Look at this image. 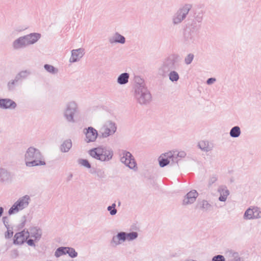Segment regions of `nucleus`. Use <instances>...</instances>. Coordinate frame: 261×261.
I'll list each match as a JSON object with an SVG mask.
<instances>
[{
  "label": "nucleus",
  "instance_id": "1",
  "mask_svg": "<svg viewBox=\"0 0 261 261\" xmlns=\"http://www.w3.org/2000/svg\"><path fill=\"white\" fill-rule=\"evenodd\" d=\"M203 20L202 11L195 13L194 19L188 22L184 29L182 41L187 47L195 46L198 42L199 33L201 26L200 23Z\"/></svg>",
  "mask_w": 261,
  "mask_h": 261
},
{
  "label": "nucleus",
  "instance_id": "2",
  "mask_svg": "<svg viewBox=\"0 0 261 261\" xmlns=\"http://www.w3.org/2000/svg\"><path fill=\"white\" fill-rule=\"evenodd\" d=\"M134 97L137 101L142 105L149 104L152 99L151 95L146 87L144 81L140 77L135 78Z\"/></svg>",
  "mask_w": 261,
  "mask_h": 261
},
{
  "label": "nucleus",
  "instance_id": "3",
  "mask_svg": "<svg viewBox=\"0 0 261 261\" xmlns=\"http://www.w3.org/2000/svg\"><path fill=\"white\" fill-rule=\"evenodd\" d=\"M24 160L27 167L45 165L46 162L40 150L33 147H30L24 155Z\"/></svg>",
  "mask_w": 261,
  "mask_h": 261
},
{
  "label": "nucleus",
  "instance_id": "4",
  "mask_svg": "<svg viewBox=\"0 0 261 261\" xmlns=\"http://www.w3.org/2000/svg\"><path fill=\"white\" fill-rule=\"evenodd\" d=\"M179 56L177 54H171L164 59L159 68V74L166 77L168 73L178 67Z\"/></svg>",
  "mask_w": 261,
  "mask_h": 261
},
{
  "label": "nucleus",
  "instance_id": "5",
  "mask_svg": "<svg viewBox=\"0 0 261 261\" xmlns=\"http://www.w3.org/2000/svg\"><path fill=\"white\" fill-rule=\"evenodd\" d=\"M89 154L96 160L108 162L112 159L114 152L110 147L100 146L90 150Z\"/></svg>",
  "mask_w": 261,
  "mask_h": 261
},
{
  "label": "nucleus",
  "instance_id": "6",
  "mask_svg": "<svg viewBox=\"0 0 261 261\" xmlns=\"http://www.w3.org/2000/svg\"><path fill=\"white\" fill-rule=\"evenodd\" d=\"M192 5L186 3L180 6L172 17V23L174 25L180 24L187 17Z\"/></svg>",
  "mask_w": 261,
  "mask_h": 261
},
{
  "label": "nucleus",
  "instance_id": "7",
  "mask_svg": "<svg viewBox=\"0 0 261 261\" xmlns=\"http://www.w3.org/2000/svg\"><path fill=\"white\" fill-rule=\"evenodd\" d=\"M79 113L78 106L74 101L67 103L64 111L63 116L66 121L70 123H74V116Z\"/></svg>",
  "mask_w": 261,
  "mask_h": 261
},
{
  "label": "nucleus",
  "instance_id": "8",
  "mask_svg": "<svg viewBox=\"0 0 261 261\" xmlns=\"http://www.w3.org/2000/svg\"><path fill=\"white\" fill-rule=\"evenodd\" d=\"M120 158V161L126 166L135 171L137 170V163L132 153L127 151L123 150Z\"/></svg>",
  "mask_w": 261,
  "mask_h": 261
},
{
  "label": "nucleus",
  "instance_id": "9",
  "mask_svg": "<svg viewBox=\"0 0 261 261\" xmlns=\"http://www.w3.org/2000/svg\"><path fill=\"white\" fill-rule=\"evenodd\" d=\"M117 130L116 124L112 121H108L100 131V138H106L113 135Z\"/></svg>",
  "mask_w": 261,
  "mask_h": 261
},
{
  "label": "nucleus",
  "instance_id": "10",
  "mask_svg": "<svg viewBox=\"0 0 261 261\" xmlns=\"http://www.w3.org/2000/svg\"><path fill=\"white\" fill-rule=\"evenodd\" d=\"M159 165L161 167H164L170 162L171 164L177 163V157L175 156L172 152L169 151L162 153L158 158Z\"/></svg>",
  "mask_w": 261,
  "mask_h": 261
},
{
  "label": "nucleus",
  "instance_id": "11",
  "mask_svg": "<svg viewBox=\"0 0 261 261\" xmlns=\"http://www.w3.org/2000/svg\"><path fill=\"white\" fill-rule=\"evenodd\" d=\"M261 218V211L259 208L253 207L252 208L249 207L245 212L243 218L245 220L254 219Z\"/></svg>",
  "mask_w": 261,
  "mask_h": 261
},
{
  "label": "nucleus",
  "instance_id": "12",
  "mask_svg": "<svg viewBox=\"0 0 261 261\" xmlns=\"http://www.w3.org/2000/svg\"><path fill=\"white\" fill-rule=\"evenodd\" d=\"M198 193L195 190H192L187 193L183 198L182 204L188 205L194 203L198 196Z\"/></svg>",
  "mask_w": 261,
  "mask_h": 261
},
{
  "label": "nucleus",
  "instance_id": "13",
  "mask_svg": "<svg viewBox=\"0 0 261 261\" xmlns=\"http://www.w3.org/2000/svg\"><path fill=\"white\" fill-rule=\"evenodd\" d=\"M30 237L29 231L24 230L21 232H17L14 235L13 243L14 244L21 245L23 244L25 240Z\"/></svg>",
  "mask_w": 261,
  "mask_h": 261
},
{
  "label": "nucleus",
  "instance_id": "14",
  "mask_svg": "<svg viewBox=\"0 0 261 261\" xmlns=\"http://www.w3.org/2000/svg\"><path fill=\"white\" fill-rule=\"evenodd\" d=\"M17 107L16 103L10 98H0V109L14 110Z\"/></svg>",
  "mask_w": 261,
  "mask_h": 261
},
{
  "label": "nucleus",
  "instance_id": "15",
  "mask_svg": "<svg viewBox=\"0 0 261 261\" xmlns=\"http://www.w3.org/2000/svg\"><path fill=\"white\" fill-rule=\"evenodd\" d=\"M225 261H244L239 253L233 250H226L224 253Z\"/></svg>",
  "mask_w": 261,
  "mask_h": 261
},
{
  "label": "nucleus",
  "instance_id": "16",
  "mask_svg": "<svg viewBox=\"0 0 261 261\" xmlns=\"http://www.w3.org/2000/svg\"><path fill=\"white\" fill-rule=\"evenodd\" d=\"M86 132L85 133L86 137V141L88 143L94 142L98 137V132L94 128L89 126L86 128Z\"/></svg>",
  "mask_w": 261,
  "mask_h": 261
},
{
  "label": "nucleus",
  "instance_id": "17",
  "mask_svg": "<svg viewBox=\"0 0 261 261\" xmlns=\"http://www.w3.org/2000/svg\"><path fill=\"white\" fill-rule=\"evenodd\" d=\"M23 36L28 46L36 43L40 39L41 35L38 33H32Z\"/></svg>",
  "mask_w": 261,
  "mask_h": 261
},
{
  "label": "nucleus",
  "instance_id": "18",
  "mask_svg": "<svg viewBox=\"0 0 261 261\" xmlns=\"http://www.w3.org/2000/svg\"><path fill=\"white\" fill-rule=\"evenodd\" d=\"M84 54V49L82 48L72 50L71 56L69 59V62L70 63H74L79 61L83 57Z\"/></svg>",
  "mask_w": 261,
  "mask_h": 261
},
{
  "label": "nucleus",
  "instance_id": "19",
  "mask_svg": "<svg viewBox=\"0 0 261 261\" xmlns=\"http://www.w3.org/2000/svg\"><path fill=\"white\" fill-rule=\"evenodd\" d=\"M14 50H19L28 47L24 36H21L13 41L12 44Z\"/></svg>",
  "mask_w": 261,
  "mask_h": 261
},
{
  "label": "nucleus",
  "instance_id": "20",
  "mask_svg": "<svg viewBox=\"0 0 261 261\" xmlns=\"http://www.w3.org/2000/svg\"><path fill=\"white\" fill-rule=\"evenodd\" d=\"M30 201V197L28 195H25L19 198L15 203L17 204L19 208L21 210L27 207L29 204Z\"/></svg>",
  "mask_w": 261,
  "mask_h": 261
},
{
  "label": "nucleus",
  "instance_id": "21",
  "mask_svg": "<svg viewBox=\"0 0 261 261\" xmlns=\"http://www.w3.org/2000/svg\"><path fill=\"white\" fill-rule=\"evenodd\" d=\"M109 41L111 44L118 43L124 44L125 42V38L118 32H116L113 36L109 38Z\"/></svg>",
  "mask_w": 261,
  "mask_h": 261
},
{
  "label": "nucleus",
  "instance_id": "22",
  "mask_svg": "<svg viewBox=\"0 0 261 261\" xmlns=\"http://www.w3.org/2000/svg\"><path fill=\"white\" fill-rule=\"evenodd\" d=\"M124 242L122 231L118 232L116 236H114L110 242V244L112 247H116Z\"/></svg>",
  "mask_w": 261,
  "mask_h": 261
},
{
  "label": "nucleus",
  "instance_id": "23",
  "mask_svg": "<svg viewBox=\"0 0 261 261\" xmlns=\"http://www.w3.org/2000/svg\"><path fill=\"white\" fill-rule=\"evenodd\" d=\"M30 237L34 238L35 240H39L42 236V230L40 228L33 227L30 228Z\"/></svg>",
  "mask_w": 261,
  "mask_h": 261
},
{
  "label": "nucleus",
  "instance_id": "24",
  "mask_svg": "<svg viewBox=\"0 0 261 261\" xmlns=\"http://www.w3.org/2000/svg\"><path fill=\"white\" fill-rule=\"evenodd\" d=\"M11 173L7 170L0 168V179L2 181H8L11 180Z\"/></svg>",
  "mask_w": 261,
  "mask_h": 261
},
{
  "label": "nucleus",
  "instance_id": "25",
  "mask_svg": "<svg viewBox=\"0 0 261 261\" xmlns=\"http://www.w3.org/2000/svg\"><path fill=\"white\" fill-rule=\"evenodd\" d=\"M198 146L200 149L205 152L212 150L213 147V145L207 141H200L198 143Z\"/></svg>",
  "mask_w": 261,
  "mask_h": 261
},
{
  "label": "nucleus",
  "instance_id": "26",
  "mask_svg": "<svg viewBox=\"0 0 261 261\" xmlns=\"http://www.w3.org/2000/svg\"><path fill=\"white\" fill-rule=\"evenodd\" d=\"M129 74L127 72H124L120 74L117 77V82L118 84L122 85H125L128 82Z\"/></svg>",
  "mask_w": 261,
  "mask_h": 261
},
{
  "label": "nucleus",
  "instance_id": "27",
  "mask_svg": "<svg viewBox=\"0 0 261 261\" xmlns=\"http://www.w3.org/2000/svg\"><path fill=\"white\" fill-rule=\"evenodd\" d=\"M72 143L71 139H67L63 141L60 146V150L62 152H67L72 147Z\"/></svg>",
  "mask_w": 261,
  "mask_h": 261
},
{
  "label": "nucleus",
  "instance_id": "28",
  "mask_svg": "<svg viewBox=\"0 0 261 261\" xmlns=\"http://www.w3.org/2000/svg\"><path fill=\"white\" fill-rule=\"evenodd\" d=\"M122 234L124 241L126 240L132 241L136 239L138 237V233L136 231H133L129 233L122 231Z\"/></svg>",
  "mask_w": 261,
  "mask_h": 261
},
{
  "label": "nucleus",
  "instance_id": "29",
  "mask_svg": "<svg viewBox=\"0 0 261 261\" xmlns=\"http://www.w3.org/2000/svg\"><path fill=\"white\" fill-rule=\"evenodd\" d=\"M199 208L203 212H207L212 210L213 206L207 200H202L199 203Z\"/></svg>",
  "mask_w": 261,
  "mask_h": 261
},
{
  "label": "nucleus",
  "instance_id": "30",
  "mask_svg": "<svg viewBox=\"0 0 261 261\" xmlns=\"http://www.w3.org/2000/svg\"><path fill=\"white\" fill-rule=\"evenodd\" d=\"M241 134V128L239 126L232 127L229 132V135L232 138H238Z\"/></svg>",
  "mask_w": 261,
  "mask_h": 261
},
{
  "label": "nucleus",
  "instance_id": "31",
  "mask_svg": "<svg viewBox=\"0 0 261 261\" xmlns=\"http://www.w3.org/2000/svg\"><path fill=\"white\" fill-rule=\"evenodd\" d=\"M31 72L29 70H25L20 71L16 75L17 80L19 81L26 79L30 74Z\"/></svg>",
  "mask_w": 261,
  "mask_h": 261
},
{
  "label": "nucleus",
  "instance_id": "32",
  "mask_svg": "<svg viewBox=\"0 0 261 261\" xmlns=\"http://www.w3.org/2000/svg\"><path fill=\"white\" fill-rule=\"evenodd\" d=\"M167 75H168L170 81L173 83L177 82L179 79V75L175 70L169 72Z\"/></svg>",
  "mask_w": 261,
  "mask_h": 261
},
{
  "label": "nucleus",
  "instance_id": "33",
  "mask_svg": "<svg viewBox=\"0 0 261 261\" xmlns=\"http://www.w3.org/2000/svg\"><path fill=\"white\" fill-rule=\"evenodd\" d=\"M67 252V247H60L57 249L55 253L56 257H59L61 255H65Z\"/></svg>",
  "mask_w": 261,
  "mask_h": 261
},
{
  "label": "nucleus",
  "instance_id": "34",
  "mask_svg": "<svg viewBox=\"0 0 261 261\" xmlns=\"http://www.w3.org/2000/svg\"><path fill=\"white\" fill-rule=\"evenodd\" d=\"M44 68L48 72L53 74H57L58 72L57 68L49 64H45Z\"/></svg>",
  "mask_w": 261,
  "mask_h": 261
},
{
  "label": "nucleus",
  "instance_id": "35",
  "mask_svg": "<svg viewBox=\"0 0 261 261\" xmlns=\"http://www.w3.org/2000/svg\"><path fill=\"white\" fill-rule=\"evenodd\" d=\"M78 163L87 168L90 169L91 168V166L89 161L86 159H80L78 160Z\"/></svg>",
  "mask_w": 261,
  "mask_h": 261
},
{
  "label": "nucleus",
  "instance_id": "36",
  "mask_svg": "<svg viewBox=\"0 0 261 261\" xmlns=\"http://www.w3.org/2000/svg\"><path fill=\"white\" fill-rule=\"evenodd\" d=\"M116 203H113L111 205L108 206L107 210L109 212L111 216L115 215L117 213V210L116 208Z\"/></svg>",
  "mask_w": 261,
  "mask_h": 261
},
{
  "label": "nucleus",
  "instance_id": "37",
  "mask_svg": "<svg viewBox=\"0 0 261 261\" xmlns=\"http://www.w3.org/2000/svg\"><path fill=\"white\" fill-rule=\"evenodd\" d=\"M19 211H20V210L19 208V207L15 202L9 210L8 214L9 215H12L13 214L18 213Z\"/></svg>",
  "mask_w": 261,
  "mask_h": 261
},
{
  "label": "nucleus",
  "instance_id": "38",
  "mask_svg": "<svg viewBox=\"0 0 261 261\" xmlns=\"http://www.w3.org/2000/svg\"><path fill=\"white\" fill-rule=\"evenodd\" d=\"M69 256L72 258L76 257L77 256V253L75 249L71 247H67V252Z\"/></svg>",
  "mask_w": 261,
  "mask_h": 261
},
{
  "label": "nucleus",
  "instance_id": "39",
  "mask_svg": "<svg viewBox=\"0 0 261 261\" xmlns=\"http://www.w3.org/2000/svg\"><path fill=\"white\" fill-rule=\"evenodd\" d=\"M19 81L17 80L15 76L14 80H12L8 83L7 86L9 90H12L14 89L15 85Z\"/></svg>",
  "mask_w": 261,
  "mask_h": 261
},
{
  "label": "nucleus",
  "instance_id": "40",
  "mask_svg": "<svg viewBox=\"0 0 261 261\" xmlns=\"http://www.w3.org/2000/svg\"><path fill=\"white\" fill-rule=\"evenodd\" d=\"M218 191L220 194L226 195V197L229 195V191L226 186H221L219 188Z\"/></svg>",
  "mask_w": 261,
  "mask_h": 261
},
{
  "label": "nucleus",
  "instance_id": "41",
  "mask_svg": "<svg viewBox=\"0 0 261 261\" xmlns=\"http://www.w3.org/2000/svg\"><path fill=\"white\" fill-rule=\"evenodd\" d=\"M194 55L193 54L190 53V54H188V55L185 58V59H184L185 63L186 65L190 64L192 62V61L194 59Z\"/></svg>",
  "mask_w": 261,
  "mask_h": 261
},
{
  "label": "nucleus",
  "instance_id": "42",
  "mask_svg": "<svg viewBox=\"0 0 261 261\" xmlns=\"http://www.w3.org/2000/svg\"><path fill=\"white\" fill-rule=\"evenodd\" d=\"M218 180V177L216 175H212L210 176L208 181V187H210Z\"/></svg>",
  "mask_w": 261,
  "mask_h": 261
},
{
  "label": "nucleus",
  "instance_id": "43",
  "mask_svg": "<svg viewBox=\"0 0 261 261\" xmlns=\"http://www.w3.org/2000/svg\"><path fill=\"white\" fill-rule=\"evenodd\" d=\"M226 257L225 256L218 254L212 257V261H225Z\"/></svg>",
  "mask_w": 261,
  "mask_h": 261
},
{
  "label": "nucleus",
  "instance_id": "44",
  "mask_svg": "<svg viewBox=\"0 0 261 261\" xmlns=\"http://www.w3.org/2000/svg\"><path fill=\"white\" fill-rule=\"evenodd\" d=\"M96 175L99 178H104L106 177V175L104 170L101 169H97Z\"/></svg>",
  "mask_w": 261,
  "mask_h": 261
},
{
  "label": "nucleus",
  "instance_id": "45",
  "mask_svg": "<svg viewBox=\"0 0 261 261\" xmlns=\"http://www.w3.org/2000/svg\"><path fill=\"white\" fill-rule=\"evenodd\" d=\"M173 153L174 154L175 156L180 158H184L186 156V153L184 151H181L179 152H178L177 153H176V152H173ZM178 161V160L177 159Z\"/></svg>",
  "mask_w": 261,
  "mask_h": 261
},
{
  "label": "nucleus",
  "instance_id": "46",
  "mask_svg": "<svg viewBox=\"0 0 261 261\" xmlns=\"http://www.w3.org/2000/svg\"><path fill=\"white\" fill-rule=\"evenodd\" d=\"M7 229L8 230L6 232L5 236L6 239H10L13 236V232L9 230V229Z\"/></svg>",
  "mask_w": 261,
  "mask_h": 261
},
{
  "label": "nucleus",
  "instance_id": "47",
  "mask_svg": "<svg viewBox=\"0 0 261 261\" xmlns=\"http://www.w3.org/2000/svg\"><path fill=\"white\" fill-rule=\"evenodd\" d=\"M3 222L5 226L7 229L9 228V219L8 217H4L3 218Z\"/></svg>",
  "mask_w": 261,
  "mask_h": 261
},
{
  "label": "nucleus",
  "instance_id": "48",
  "mask_svg": "<svg viewBox=\"0 0 261 261\" xmlns=\"http://www.w3.org/2000/svg\"><path fill=\"white\" fill-rule=\"evenodd\" d=\"M25 241L29 246L35 247L34 241L33 239H27V240H25Z\"/></svg>",
  "mask_w": 261,
  "mask_h": 261
},
{
  "label": "nucleus",
  "instance_id": "49",
  "mask_svg": "<svg viewBox=\"0 0 261 261\" xmlns=\"http://www.w3.org/2000/svg\"><path fill=\"white\" fill-rule=\"evenodd\" d=\"M216 81V79L215 78L211 77L207 80L206 84L207 85H211V84H213Z\"/></svg>",
  "mask_w": 261,
  "mask_h": 261
},
{
  "label": "nucleus",
  "instance_id": "50",
  "mask_svg": "<svg viewBox=\"0 0 261 261\" xmlns=\"http://www.w3.org/2000/svg\"><path fill=\"white\" fill-rule=\"evenodd\" d=\"M227 197L226 196V195H222V194H220V196H219L218 199L219 201L222 202H224L226 200Z\"/></svg>",
  "mask_w": 261,
  "mask_h": 261
},
{
  "label": "nucleus",
  "instance_id": "51",
  "mask_svg": "<svg viewBox=\"0 0 261 261\" xmlns=\"http://www.w3.org/2000/svg\"><path fill=\"white\" fill-rule=\"evenodd\" d=\"M26 219H27V217L25 216H23L22 217V219H21V223L20 224V227L21 228H22L24 225H25V222H26Z\"/></svg>",
  "mask_w": 261,
  "mask_h": 261
},
{
  "label": "nucleus",
  "instance_id": "52",
  "mask_svg": "<svg viewBox=\"0 0 261 261\" xmlns=\"http://www.w3.org/2000/svg\"><path fill=\"white\" fill-rule=\"evenodd\" d=\"M97 171V169L95 168H92L90 170V173L91 174H96V172Z\"/></svg>",
  "mask_w": 261,
  "mask_h": 261
},
{
  "label": "nucleus",
  "instance_id": "53",
  "mask_svg": "<svg viewBox=\"0 0 261 261\" xmlns=\"http://www.w3.org/2000/svg\"><path fill=\"white\" fill-rule=\"evenodd\" d=\"M4 209L3 207L0 206V218L2 216L4 213Z\"/></svg>",
  "mask_w": 261,
  "mask_h": 261
},
{
  "label": "nucleus",
  "instance_id": "54",
  "mask_svg": "<svg viewBox=\"0 0 261 261\" xmlns=\"http://www.w3.org/2000/svg\"><path fill=\"white\" fill-rule=\"evenodd\" d=\"M185 261H197V260H194V259H187Z\"/></svg>",
  "mask_w": 261,
  "mask_h": 261
},
{
  "label": "nucleus",
  "instance_id": "55",
  "mask_svg": "<svg viewBox=\"0 0 261 261\" xmlns=\"http://www.w3.org/2000/svg\"><path fill=\"white\" fill-rule=\"evenodd\" d=\"M2 130L1 128H0V134L2 133Z\"/></svg>",
  "mask_w": 261,
  "mask_h": 261
},
{
  "label": "nucleus",
  "instance_id": "56",
  "mask_svg": "<svg viewBox=\"0 0 261 261\" xmlns=\"http://www.w3.org/2000/svg\"><path fill=\"white\" fill-rule=\"evenodd\" d=\"M120 204H121V202L119 201V202H118V205H120Z\"/></svg>",
  "mask_w": 261,
  "mask_h": 261
}]
</instances>
